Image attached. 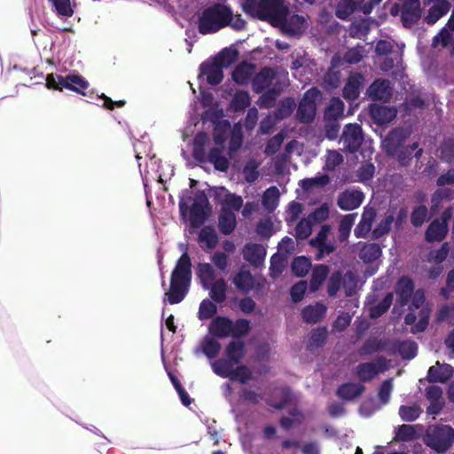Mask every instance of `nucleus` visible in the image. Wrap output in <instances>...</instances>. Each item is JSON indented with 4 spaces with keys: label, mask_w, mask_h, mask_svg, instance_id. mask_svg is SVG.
<instances>
[{
    "label": "nucleus",
    "mask_w": 454,
    "mask_h": 454,
    "mask_svg": "<svg viewBox=\"0 0 454 454\" xmlns=\"http://www.w3.org/2000/svg\"><path fill=\"white\" fill-rule=\"evenodd\" d=\"M209 286V295L213 301L222 303L226 300L227 283L221 278L215 280Z\"/></svg>",
    "instance_id": "obj_36"
},
{
    "label": "nucleus",
    "mask_w": 454,
    "mask_h": 454,
    "mask_svg": "<svg viewBox=\"0 0 454 454\" xmlns=\"http://www.w3.org/2000/svg\"><path fill=\"white\" fill-rule=\"evenodd\" d=\"M291 268L296 277L302 278L306 276L310 270L311 261L305 256H297L293 260Z\"/></svg>",
    "instance_id": "obj_45"
},
{
    "label": "nucleus",
    "mask_w": 454,
    "mask_h": 454,
    "mask_svg": "<svg viewBox=\"0 0 454 454\" xmlns=\"http://www.w3.org/2000/svg\"><path fill=\"white\" fill-rule=\"evenodd\" d=\"M233 284L239 290L248 293L254 288V279L251 272L243 267L233 278Z\"/></svg>",
    "instance_id": "obj_32"
},
{
    "label": "nucleus",
    "mask_w": 454,
    "mask_h": 454,
    "mask_svg": "<svg viewBox=\"0 0 454 454\" xmlns=\"http://www.w3.org/2000/svg\"><path fill=\"white\" fill-rule=\"evenodd\" d=\"M382 0H339L335 15L340 20H347L356 10L370 14L373 8Z\"/></svg>",
    "instance_id": "obj_10"
},
{
    "label": "nucleus",
    "mask_w": 454,
    "mask_h": 454,
    "mask_svg": "<svg viewBox=\"0 0 454 454\" xmlns=\"http://www.w3.org/2000/svg\"><path fill=\"white\" fill-rule=\"evenodd\" d=\"M304 18L298 14H293L286 18L285 22L281 23L278 27H282L285 30L292 35H296L303 28Z\"/></svg>",
    "instance_id": "obj_44"
},
{
    "label": "nucleus",
    "mask_w": 454,
    "mask_h": 454,
    "mask_svg": "<svg viewBox=\"0 0 454 454\" xmlns=\"http://www.w3.org/2000/svg\"><path fill=\"white\" fill-rule=\"evenodd\" d=\"M414 426L403 424L398 427L395 438L402 442H408L415 438Z\"/></svg>",
    "instance_id": "obj_61"
},
{
    "label": "nucleus",
    "mask_w": 454,
    "mask_h": 454,
    "mask_svg": "<svg viewBox=\"0 0 454 454\" xmlns=\"http://www.w3.org/2000/svg\"><path fill=\"white\" fill-rule=\"evenodd\" d=\"M365 387L362 383L348 382L341 384L336 391L337 395L345 401H352L363 395Z\"/></svg>",
    "instance_id": "obj_26"
},
{
    "label": "nucleus",
    "mask_w": 454,
    "mask_h": 454,
    "mask_svg": "<svg viewBox=\"0 0 454 454\" xmlns=\"http://www.w3.org/2000/svg\"><path fill=\"white\" fill-rule=\"evenodd\" d=\"M421 413L422 410L420 406L416 403L412 405H401L398 411L401 419L406 422L415 421Z\"/></svg>",
    "instance_id": "obj_46"
},
{
    "label": "nucleus",
    "mask_w": 454,
    "mask_h": 454,
    "mask_svg": "<svg viewBox=\"0 0 454 454\" xmlns=\"http://www.w3.org/2000/svg\"><path fill=\"white\" fill-rule=\"evenodd\" d=\"M329 217V207L327 204H323L311 212L308 218L312 223H320Z\"/></svg>",
    "instance_id": "obj_60"
},
{
    "label": "nucleus",
    "mask_w": 454,
    "mask_h": 454,
    "mask_svg": "<svg viewBox=\"0 0 454 454\" xmlns=\"http://www.w3.org/2000/svg\"><path fill=\"white\" fill-rule=\"evenodd\" d=\"M449 226L438 220H433L425 231V239L428 243L442 242L447 236Z\"/></svg>",
    "instance_id": "obj_23"
},
{
    "label": "nucleus",
    "mask_w": 454,
    "mask_h": 454,
    "mask_svg": "<svg viewBox=\"0 0 454 454\" xmlns=\"http://www.w3.org/2000/svg\"><path fill=\"white\" fill-rule=\"evenodd\" d=\"M344 103L340 98H333L325 111V120L338 121L343 116Z\"/></svg>",
    "instance_id": "obj_39"
},
{
    "label": "nucleus",
    "mask_w": 454,
    "mask_h": 454,
    "mask_svg": "<svg viewBox=\"0 0 454 454\" xmlns=\"http://www.w3.org/2000/svg\"><path fill=\"white\" fill-rule=\"evenodd\" d=\"M366 94L373 101L387 102L392 97L393 88L388 80L378 78L368 87Z\"/></svg>",
    "instance_id": "obj_12"
},
{
    "label": "nucleus",
    "mask_w": 454,
    "mask_h": 454,
    "mask_svg": "<svg viewBox=\"0 0 454 454\" xmlns=\"http://www.w3.org/2000/svg\"><path fill=\"white\" fill-rule=\"evenodd\" d=\"M329 274V267L325 264H317L312 269V274L309 281V290L317 292L325 281Z\"/></svg>",
    "instance_id": "obj_31"
},
{
    "label": "nucleus",
    "mask_w": 454,
    "mask_h": 454,
    "mask_svg": "<svg viewBox=\"0 0 454 454\" xmlns=\"http://www.w3.org/2000/svg\"><path fill=\"white\" fill-rule=\"evenodd\" d=\"M251 98L247 91L238 90L232 97L231 106L235 112L244 111L250 106Z\"/></svg>",
    "instance_id": "obj_47"
},
{
    "label": "nucleus",
    "mask_w": 454,
    "mask_h": 454,
    "mask_svg": "<svg viewBox=\"0 0 454 454\" xmlns=\"http://www.w3.org/2000/svg\"><path fill=\"white\" fill-rule=\"evenodd\" d=\"M414 282L408 276H402L396 282L395 286V292L397 299L396 302L400 307L406 306L414 293Z\"/></svg>",
    "instance_id": "obj_15"
},
{
    "label": "nucleus",
    "mask_w": 454,
    "mask_h": 454,
    "mask_svg": "<svg viewBox=\"0 0 454 454\" xmlns=\"http://www.w3.org/2000/svg\"><path fill=\"white\" fill-rule=\"evenodd\" d=\"M89 86V82L78 74H67V76L50 74L46 77V87L50 90L61 91L63 89H67L85 96V90Z\"/></svg>",
    "instance_id": "obj_8"
},
{
    "label": "nucleus",
    "mask_w": 454,
    "mask_h": 454,
    "mask_svg": "<svg viewBox=\"0 0 454 454\" xmlns=\"http://www.w3.org/2000/svg\"><path fill=\"white\" fill-rule=\"evenodd\" d=\"M395 347L403 359H412L416 356L418 352V345L412 340L398 341Z\"/></svg>",
    "instance_id": "obj_40"
},
{
    "label": "nucleus",
    "mask_w": 454,
    "mask_h": 454,
    "mask_svg": "<svg viewBox=\"0 0 454 454\" xmlns=\"http://www.w3.org/2000/svg\"><path fill=\"white\" fill-rule=\"evenodd\" d=\"M327 330L325 327H318L310 333L308 349L312 351L323 347L327 339Z\"/></svg>",
    "instance_id": "obj_43"
},
{
    "label": "nucleus",
    "mask_w": 454,
    "mask_h": 454,
    "mask_svg": "<svg viewBox=\"0 0 454 454\" xmlns=\"http://www.w3.org/2000/svg\"><path fill=\"white\" fill-rule=\"evenodd\" d=\"M250 330L251 322L248 319L239 318L232 321L225 316H216L208 325L209 333L216 339H240L247 336Z\"/></svg>",
    "instance_id": "obj_5"
},
{
    "label": "nucleus",
    "mask_w": 454,
    "mask_h": 454,
    "mask_svg": "<svg viewBox=\"0 0 454 454\" xmlns=\"http://www.w3.org/2000/svg\"><path fill=\"white\" fill-rule=\"evenodd\" d=\"M229 379L231 380H239L240 383L245 384L252 379V372L246 365H239L233 369L230 373Z\"/></svg>",
    "instance_id": "obj_57"
},
{
    "label": "nucleus",
    "mask_w": 454,
    "mask_h": 454,
    "mask_svg": "<svg viewBox=\"0 0 454 454\" xmlns=\"http://www.w3.org/2000/svg\"><path fill=\"white\" fill-rule=\"evenodd\" d=\"M364 82V77L360 73H352L345 83L342 90L344 98L354 101L358 98L361 89Z\"/></svg>",
    "instance_id": "obj_18"
},
{
    "label": "nucleus",
    "mask_w": 454,
    "mask_h": 454,
    "mask_svg": "<svg viewBox=\"0 0 454 454\" xmlns=\"http://www.w3.org/2000/svg\"><path fill=\"white\" fill-rule=\"evenodd\" d=\"M239 57V51L233 48L223 49L213 59L222 66V67H228L232 65Z\"/></svg>",
    "instance_id": "obj_42"
},
{
    "label": "nucleus",
    "mask_w": 454,
    "mask_h": 454,
    "mask_svg": "<svg viewBox=\"0 0 454 454\" xmlns=\"http://www.w3.org/2000/svg\"><path fill=\"white\" fill-rule=\"evenodd\" d=\"M393 297L392 293H387L378 304L370 309V317L372 318H378L385 314L393 302Z\"/></svg>",
    "instance_id": "obj_48"
},
{
    "label": "nucleus",
    "mask_w": 454,
    "mask_h": 454,
    "mask_svg": "<svg viewBox=\"0 0 454 454\" xmlns=\"http://www.w3.org/2000/svg\"><path fill=\"white\" fill-rule=\"evenodd\" d=\"M421 17L419 0H405L403 4L401 20L404 27L410 28L416 24Z\"/></svg>",
    "instance_id": "obj_14"
},
{
    "label": "nucleus",
    "mask_w": 454,
    "mask_h": 454,
    "mask_svg": "<svg viewBox=\"0 0 454 454\" xmlns=\"http://www.w3.org/2000/svg\"><path fill=\"white\" fill-rule=\"evenodd\" d=\"M197 276L204 289H209V286L215 279V271L208 262H200L197 268Z\"/></svg>",
    "instance_id": "obj_34"
},
{
    "label": "nucleus",
    "mask_w": 454,
    "mask_h": 454,
    "mask_svg": "<svg viewBox=\"0 0 454 454\" xmlns=\"http://www.w3.org/2000/svg\"><path fill=\"white\" fill-rule=\"evenodd\" d=\"M278 93L276 88L265 90L260 97L261 107L270 108L273 106Z\"/></svg>",
    "instance_id": "obj_62"
},
{
    "label": "nucleus",
    "mask_w": 454,
    "mask_h": 454,
    "mask_svg": "<svg viewBox=\"0 0 454 454\" xmlns=\"http://www.w3.org/2000/svg\"><path fill=\"white\" fill-rule=\"evenodd\" d=\"M245 343L242 340H232L225 348V353L228 360L231 364H239L245 356Z\"/></svg>",
    "instance_id": "obj_33"
},
{
    "label": "nucleus",
    "mask_w": 454,
    "mask_h": 454,
    "mask_svg": "<svg viewBox=\"0 0 454 454\" xmlns=\"http://www.w3.org/2000/svg\"><path fill=\"white\" fill-rule=\"evenodd\" d=\"M243 11L252 18L268 21L278 27L290 14L289 7L284 0H246Z\"/></svg>",
    "instance_id": "obj_1"
},
{
    "label": "nucleus",
    "mask_w": 454,
    "mask_h": 454,
    "mask_svg": "<svg viewBox=\"0 0 454 454\" xmlns=\"http://www.w3.org/2000/svg\"><path fill=\"white\" fill-rule=\"evenodd\" d=\"M276 77V72L270 67H264L255 74L251 80L252 90L254 93H262L265 90L269 89L273 80Z\"/></svg>",
    "instance_id": "obj_16"
},
{
    "label": "nucleus",
    "mask_w": 454,
    "mask_h": 454,
    "mask_svg": "<svg viewBox=\"0 0 454 454\" xmlns=\"http://www.w3.org/2000/svg\"><path fill=\"white\" fill-rule=\"evenodd\" d=\"M425 444L437 453L446 452L454 442V429L448 425L429 426L424 437Z\"/></svg>",
    "instance_id": "obj_7"
},
{
    "label": "nucleus",
    "mask_w": 454,
    "mask_h": 454,
    "mask_svg": "<svg viewBox=\"0 0 454 454\" xmlns=\"http://www.w3.org/2000/svg\"><path fill=\"white\" fill-rule=\"evenodd\" d=\"M355 215L350 214L345 215L340 222L339 239L340 242L347 240L349 236L352 226L354 225Z\"/></svg>",
    "instance_id": "obj_53"
},
{
    "label": "nucleus",
    "mask_w": 454,
    "mask_h": 454,
    "mask_svg": "<svg viewBox=\"0 0 454 454\" xmlns=\"http://www.w3.org/2000/svg\"><path fill=\"white\" fill-rule=\"evenodd\" d=\"M326 309L323 303L316 302L314 305H308L302 309L301 317L308 324H317L324 317Z\"/></svg>",
    "instance_id": "obj_28"
},
{
    "label": "nucleus",
    "mask_w": 454,
    "mask_h": 454,
    "mask_svg": "<svg viewBox=\"0 0 454 454\" xmlns=\"http://www.w3.org/2000/svg\"><path fill=\"white\" fill-rule=\"evenodd\" d=\"M280 192L278 187L270 186L262 194V204L266 210L273 212L278 205Z\"/></svg>",
    "instance_id": "obj_37"
},
{
    "label": "nucleus",
    "mask_w": 454,
    "mask_h": 454,
    "mask_svg": "<svg viewBox=\"0 0 454 454\" xmlns=\"http://www.w3.org/2000/svg\"><path fill=\"white\" fill-rule=\"evenodd\" d=\"M202 352L209 359L215 358L221 350V344L211 337H206L201 345Z\"/></svg>",
    "instance_id": "obj_50"
},
{
    "label": "nucleus",
    "mask_w": 454,
    "mask_h": 454,
    "mask_svg": "<svg viewBox=\"0 0 454 454\" xmlns=\"http://www.w3.org/2000/svg\"><path fill=\"white\" fill-rule=\"evenodd\" d=\"M192 266L190 255L183 253L171 272L169 290L165 294L168 303L177 304L185 298L192 277Z\"/></svg>",
    "instance_id": "obj_2"
},
{
    "label": "nucleus",
    "mask_w": 454,
    "mask_h": 454,
    "mask_svg": "<svg viewBox=\"0 0 454 454\" xmlns=\"http://www.w3.org/2000/svg\"><path fill=\"white\" fill-rule=\"evenodd\" d=\"M192 197L182 198L179 201V210L181 215H185L189 211V221L193 228L200 227L207 219L211 213L212 207L209 204L207 194L204 191H198L195 193L193 202L189 207Z\"/></svg>",
    "instance_id": "obj_6"
},
{
    "label": "nucleus",
    "mask_w": 454,
    "mask_h": 454,
    "mask_svg": "<svg viewBox=\"0 0 454 454\" xmlns=\"http://www.w3.org/2000/svg\"><path fill=\"white\" fill-rule=\"evenodd\" d=\"M236 226L237 220L235 213L230 208L223 207L218 217V227L221 233L230 235L234 231Z\"/></svg>",
    "instance_id": "obj_25"
},
{
    "label": "nucleus",
    "mask_w": 454,
    "mask_h": 454,
    "mask_svg": "<svg viewBox=\"0 0 454 454\" xmlns=\"http://www.w3.org/2000/svg\"><path fill=\"white\" fill-rule=\"evenodd\" d=\"M386 358L380 356L376 362L361 363L356 366V375L362 382L371 381L386 369Z\"/></svg>",
    "instance_id": "obj_13"
},
{
    "label": "nucleus",
    "mask_w": 454,
    "mask_h": 454,
    "mask_svg": "<svg viewBox=\"0 0 454 454\" xmlns=\"http://www.w3.org/2000/svg\"><path fill=\"white\" fill-rule=\"evenodd\" d=\"M394 222V215H387L383 220H381L376 228L372 231V239H378L384 236L385 234H387L390 231L391 224Z\"/></svg>",
    "instance_id": "obj_55"
},
{
    "label": "nucleus",
    "mask_w": 454,
    "mask_h": 454,
    "mask_svg": "<svg viewBox=\"0 0 454 454\" xmlns=\"http://www.w3.org/2000/svg\"><path fill=\"white\" fill-rule=\"evenodd\" d=\"M266 256V249L260 244L248 243L243 248V258L254 267L261 266Z\"/></svg>",
    "instance_id": "obj_20"
},
{
    "label": "nucleus",
    "mask_w": 454,
    "mask_h": 454,
    "mask_svg": "<svg viewBox=\"0 0 454 454\" xmlns=\"http://www.w3.org/2000/svg\"><path fill=\"white\" fill-rule=\"evenodd\" d=\"M200 75H206L207 82L210 85H218L223 82V72L220 64L213 59H207L200 64Z\"/></svg>",
    "instance_id": "obj_17"
},
{
    "label": "nucleus",
    "mask_w": 454,
    "mask_h": 454,
    "mask_svg": "<svg viewBox=\"0 0 454 454\" xmlns=\"http://www.w3.org/2000/svg\"><path fill=\"white\" fill-rule=\"evenodd\" d=\"M217 313V307L215 301L208 299H204L199 308L198 317L200 320L204 321L210 318Z\"/></svg>",
    "instance_id": "obj_49"
},
{
    "label": "nucleus",
    "mask_w": 454,
    "mask_h": 454,
    "mask_svg": "<svg viewBox=\"0 0 454 454\" xmlns=\"http://www.w3.org/2000/svg\"><path fill=\"white\" fill-rule=\"evenodd\" d=\"M387 341L376 337L368 338L360 348L361 356H369L378 351L383 350Z\"/></svg>",
    "instance_id": "obj_41"
},
{
    "label": "nucleus",
    "mask_w": 454,
    "mask_h": 454,
    "mask_svg": "<svg viewBox=\"0 0 454 454\" xmlns=\"http://www.w3.org/2000/svg\"><path fill=\"white\" fill-rule=\"evenodd\" d=\"M364 199V195L361 191H345L339 195L337 205L342 210L350 211L359 207Z\"/></svg>",
    "instance_id": "obj_19"
},
{
    "label": "nucleus",
    "mask_w": 454,
    "mask_h": 454,
    "mask_svg": "<svg viewBox=\"0 0 454 454\" xmlns=\"http://www.w3.org/2000/svg\"><path fill=\"white\" fill-rule=\"evenodd\" d=\"M232 12L228 6L216 3L205 8L198 20V30L201 35L213 34L229 26Z\"/></svg>",
    "instance_id": "obj_3"
},
{
    "label": "nucleus",
    "mask_w": 454,
    "mask_h": 454,
    "mask_svg": "<svg viewBox=\"0 0 454 454\" xmlns=\"http://www.w3.org/2000/svg\"><path fill=\"white\" fill-rule=\"evenodd\" d=\"M449 30L450 29L448 27H444L439 31V33L433 38V47H436L441 44L442 47L445 48L449 45L452 39V35Z\"/></svg>",
    "instance_id": "obj_64"
},
{
    "label": "nucleus",
    "mask_w": 454,
    "mask_h": 454,
    "mask_svg": "<svg viewBox=\"0 0 454 454\" xmlns=\"http://www.w3.org/2000/svg\"><path fill=\"white\" fill-rule=\"evenodd\" d=\"M437 366H431L427 372V380L432 383H445L453 375L452 367L448 364H440L436 362Z\"/></svg>",
    "instance_id": "obj_22"
},
{
    "label": "nucleus",
    "mask_w": 454,
    "mask_h": 454,
    "mask_svg": "<svg viewBox=\"0 0 454 454\" xmlns=\"http://www.w3.org/2000/svg\"><path fill=\"white\" fill-rule=\"evenodd\" d=\"M450 4L447 0H435V4L429 9L425 21L428 25H434L442 17L448 13Z\"/></svg>",
    "instance_id": "obj_29"
},
{
    "label": "nucleus",
    "mask_w": 454,
    "mask_h": 454,
    "mask_svg": "<svg viewBox=\"0 0 454 454\" xmlns=\"http://www.w3.org/2000/svg\"><path fill=\"white\" fill-rule=\"evenodd\" d=\"M427 207L425 205H419L413 208L411 214V223L414 227H420L427 220Z\"/></svg>",
    "instance_id": "obj_56"
},
{
    "label": "nucleus",
    "mask_w": 454,
    "mask_h": 454,
    "mask_svg": "<svg viewBox=\"0 0 454 454\" xmlns=\"http://www.w3.org/2000/svg\"><path fill=\"white\" fill-rule=\"evenodd\" d=\"M381 247L376 243L364 244L359 252V258L365 263H371L380 257Z\"/></svg>",
    "instance_id": "obj_35"
},
{
    "label": "nucleus",
    "mask_w": 454,
    "mask_h": 454,
    "mask_svg": "<svg viewBox=\"0 0 454 454\" xmlns=\"http://www.w3.org/2000/svg\"><path fill=\"white\" fill-rule=\"evenodd\" d=\"M312 223L307 219H301L295 227V238L297 239H306L312 232Z\"/></svg>",
    "instance_id": "obj_59"
},
{
    "label": "nucleus",
    "mask_w": 454,
    "mask_h": 454,
    "mask_svg": "<svg viewBox=\"0 0 454 454\" xmlns=\"http://www.w3.org/2000/svg\"><path fill=\"white\" fill-rule=\"evenodd\" d=\"M233 364L228 359H218L212 364V369L216 375L222 378H229L233 370Z\"/></svg>",
    "instance_id": "obj_52"
},
{
    "label": "nucleus",
    "mask_w": 454,
    "mask_h": 454,
    "mask_svg": "<svg viewBox=\"0 0 454 454\" xmlns=\"http://www.w3.org/2000/svg\"><path fill=\"white\" fill-rule=\"evenodd\" d=\"M370 114L372 120L378 124H386L396 117V110L386 106H372Z\"/></svg>",
    "instance_id": "obj_27"
},
{
    "label": "nucleus",
    "mask_w": 454,
    "mask_h": 454,
    "mask_svg": "<svg viewBox=\"0 0 454 454\" xmlns=\"http://www.w3.org/2000/svg\"><path fill=\"white\" fill-rule=\"evenodd\" d=\"M321 95V91L316 87L304 92L296 112V119L299 122L309 124L314 121L317 114L316 102Z\"/></svg>",
    "instance_id": "obj_9"
},
{
    "label": "nucleus",
    "mask_w": 454,
    "mask_h": 454,
    "mask_svg": "<svg viewBox=\"0 0 454 454\" xmlns=\"http://www.w3.org/2000/svg\"><path fill=\"white\" fill-rule=\"evenodd\" d=\"M209 143L208 135L206 132H199L195 135L192 146V157L200 163L209 162L214 165L216 170L224 172L229 168V160L224 156V148L213 147L208 153H206V146Z\"/></svg>",
    "instance_id": "obj_4"
},
{
    "label": "nucleus",
    "mask_w": 454,
    "mask_h": 454,
    "mask_svg": "<svg viewBox=\"0 0 454 454\" xmlns=\"http://www.w3.org/2000/svg\"><path fill=\"white\" fill-rule=\"evenodd\" d=\"M255 68L254 64L244 60L235 67L231 73V78L239 85H247Z\"/></svg>",
    "instance_id": "obj_21"
},
{
    "label": "nucleus",
    "mask_w": 454,
    "mask_h": 454,
    "mask_svg": "<svg viewBox=\"0 0 454 454\" xmlns=\"http://www.w3.org/2000/svg\"><path fill=\"white\" fill-rule=\"evenodd\" d=\"M342 285V272L333 271L327 282V294L330 297H335Z\"/></svg>",
    "instance_id": "obj_54"
},
{
    "label": "nucleus",
    "mask_w": 454,
    "mask_h": 454,
    "mask_svg": "<svg viewBox=\"0 0 454 454\" xmlns=\"http://www.w3.org/2000/svg\"><path fill=\"white\" fill-rule=\"evenodd\" d=\"M393 390L392 379L385 380L380 386L378 396L381 403L387 404L389 402Z\"/></svg>",
    "instance_id": "obj_63"
},
{
    "label": "nucleus",
    "mask_w": 454,
    "mask_h": 454,
    "mask_svg": "<svg viewBox=\"0 0 454 454\" xmlns=\"http://www.w3.org/2000/svg\"><path fill=\"white\" fill-rule=\"evenodd\" d=\"M406 139L403 129H395L389 131L385 139L386 150L388 154H395L399 149L403 148Z\"/></svg>",
    "instance_id": "obj_24"
},
{
    "label": "nucleus",
    "mask_w": 454,
    "mask_h": 454,
    "mask_svg": "<svg viewBox=\"0 0 454 454\" xmlns=\"http://www.w3.org/2000/svg\"><path fill=\"white\" fill-rule=\"evenodd\" d=\"M198 240L200 244H205L207 249H213L218 243V236L215 230L210 226H204L199 232Z\"/></svg>",
    "instance_id": "obj_38"
},
{
    "label": "nucleus",
    "mask_w": 454,
    "mask_h": 454,
    "mask_svg": "<svg viewBox=\"0 0 454 454\" xmlns=\"http://www.w3.org/2000/svg\"><path fill=\"white\" fill-rule=\"evenodd\" d=\"M375 216L376 212L373 208L364 210L360 222L354 230L356 238H364L370 232Z\"/></svg>",
    "instance_id": "obj_30"
},
{
    "label": "nucleus",
    "mask_w": 454,
    "mask_h": 454,
    "mask_svg": "<svg viewBox=\"0 0 454 454\" xmlns=\"http://www.w3.org/2000/svg\"><path fill=\"white\" fill-rule=\"evenodd\" d=\"M430 317V309L422 308L419 311V320L411 327L412 333H423L428 326Z\"/></svg>",
    "instance_id": "obj_58"
},
{
    "label": "nucleus",
    "mask_w": 454,
    "mask_h": 454,
    "mask_svg": "<svg viewBox=\"0 0 454 454\" xmlns=\"http://www.w3.org/2000/svg\"><path fill=\"white\" fill-rule=\"evenodd\" d=\"M346 151L354 153L361 147L364 136L362 127L357 123H349L344 127L341 137Z\"/></svg>",
    "instance_id": "obj_11"
},
{
    "label": "nucleus",
    "mask_w": 454,
    "mask_h": 454,
    "mask_svg": "<svg viewBox=\"0 0 454 454\" xmlns=\"http://www.w3.org/2000/svg\"><path fill=\"white\" fill-rule=\"evenodd\" d=\"M356 277L352 271L342 274V287L347 297H351L356 294Z\"/></svg>",
    "instance_id": "obj_51"
}]
</instances>
